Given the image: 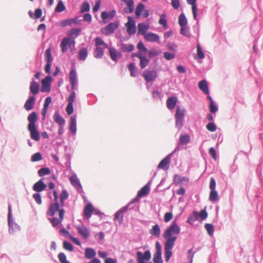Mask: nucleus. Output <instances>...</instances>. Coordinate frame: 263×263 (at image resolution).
<instances>
[{
    "label": "nucleus",
    "mask_w": 263,
    "mask_h": 263,
    "mask_svg": "<svg viewBox=\"0 0 263 263\" xmlns=\"http://www.w3.org/2000/svg\"><path fill=\"white\" fill-rule=\"evenodd\" d=\"M96 255L95 250L91 248H86L85 250V257L90 259L95 258Z\"/></svg>",
    "instance_id": "obj_35"
},
{
    "label": "nucleus",
    "mask_w": 263,
    "mask_h": 263,
    "mask_svg": "<svg viewBox=\"0 0 263 263\" xmlns=\"http://www.w3.org/2000/svg\"><path fill=\"white\" fill-rule=\"evenodd\" d=\"M69 81L71 88L72 90H74L75 86L78 83L77 71L74 67L71 69L69 72Z\"/></svg>",
    "instance_id": "obj_15"
},
{
    "label": "nucleus",
    "mask_w": 263,
    "mask_h": 263,
    "mask_svg": "<svg viewBox=\"0 0 263 263\" xmlns=\"http://www.w3.org/2000/svg\"><path fill=\"white\" fill-rule=\"evenodd\" d=\"M54 121L59 125H64L65 123V120L63 118L58 112L56 111L53 116Z\"/></svg>",
    "instance_id": "obj_32"
},
{
    "label": "nucleus",
    "mask_w": 263,
    "mask_h": 263,
    "mask_svg": "<svg viewBox=\"0 0 263 263\" xmlns=\"http://www.w3.org/2000/svg\"><path fill=\"white\" fill-rule=\"evenodd\" d=\"M63 247L64 249L72 252L74 250L73 245L67 240H64L63 243Z\"/></svg>",
    "instance_id": "obj_52"
},
{
    "label": "nucleus",
    "mask_w": 263,
    "mask_h": 263,
    "mask_svg": "<svg viewBox=\"0 0 263 263\" xmlns=\"http://www.w3.org/2000/svg\"><path fill=\"white\" fill-rule=\"evenodd\" d=\"M8 223L9 226V232L10 234H13L16 231L20 230V226L14 221L12 218V209L10 204L8 205Z\"/></svg>",
    "instance_id": "obj_4"
},
{
    "label": "nucleus",
    "mask_w": 263,
    "mask_h": 263,
    "mask_svg": "<svg viewBox=\"0 0 263 263\" xmlns=\"http://www.w3.org/2000/svg\"><path fill=\"white\" fill-rule=\"evenodd\" d=\"M95 44L96 46H103L104 48H107L108 47V46L107 44H106L104 41L100 37H96L95 39Z\"/></svg>",
    "instance_id": "obj_54"
},
{
    "label": "nucleus",
    "mask_w": 263,
    "mask_h": 263,
    "mask_svg": "<svg viewBox=\"0 0 263 263\" xmlns=\"http://www.w3.org/2000/svg\"><path fill=\"white\" fill-rule=\"evenodd\" d=\"M127 18L128 22L125 24V26L126 27L127 33L129 35H132L136 32V22L130 16H128Z\"/></svg>",
    "instance_id": "obj_10"
},
{
    "label": "nucleus",
    "mask_w": 263,
    "mask_h": 263,
    "mask_svg": "<svg viewBox=\"0 0 263 263\" xmlns=\"http://www.w3.org/2000/svg\"><path fill=\"white\" fill-rule=\"evenodd\" d=\"M45 60L46 63H52L53 57L52 55L51 50L50 48H48L45 51Z\"/></svg>",
    "instance_id": "obj_46"
},
{
    "label": "nucleus",
    "mask_w": 263,
    "mask_h": 263,
    "mask_svg": "<svg viewBox=\"0 0 263 263\" xmlns=\"http://www.w3.org/2000/svg\"><path fill=\"white\" fill-rule=\"evenodd\" d=\"M166 14L165 13H163L160 15V18L159 20V24L161 25L164 28H166L167 27V20L165 18Z\"/></svg>",
    "instance_id": "obj_51"
},
{
    "label": "nucleus",
    "mask_w": 263,
    "mask_h": 263,
    "mask_svg": "<svg viewBox=\"0 0 263 263\" xmlns=\"http://www.w3.org/2000/svg\"><path fill=\"white\" fill-rule=\"evenodd\" d=\"M126 5L127 7L124 8V9L127 10L129 9V12H133L134 11V2L133 0H127L126 2H124Z\"/></svg>",
    "instance_id": "obj_57"
},
{
    "label": "nucleus",
    "mask_w": 263,
    "mask_h": 263,
    "mask_svg": "<svg viewBox=\"0 0 263 263\" xmlns=\"http://www.w3.org/2000/svg\"><path fill=\"white\" fill-rule=\"evenodd\" d=\"M180 33L183 36L189 37L190 34L189 33V28L187 26H181Z\"/></svg>",
    "instance_id": "obj_63"
},
{
    "label": "nucleus",
    "mask_w": 263,
    "mask_h": 263,
    "mask_svg": "<svg viewBox=\"0 0 263 263\" xmlns=\"http://www.w3.org/2000/svg\"><path fill=\"white\" fill-rule=\"evenodd\" d=\"M174 247L164 245V257L166 262H168L172 256V250Z\"/></svg>",
    "instance_id": "obj_33"
},
{
    "label": "nucleus",
    "mask_w": 263,
    "mask_h": 263,
    "mask_svg": "<svg viewBox=\"0 0 263 263\" xmlns=\"http://www.w3.org/2000/svg\"><path fill=\"white\" fill-rule=\"evenodd\" d=\"M218 199V194L216 190H211L209 196V200L212 202H215Z\"/></svg>",
    "instance_id": "obj_45"
},
{
    "label": "nucleus",
    "mask_w": 263,
    "mask_h": 263,
    "mask_svg": "<svg viewBox=\"0 0 263 263\" xmlns=\"http://www.w3.org/2000/svg\"><path fill=\"white\" fill-rule=\"evenodd\" d=\"M209 110L212 114H215L218 110V107L215 102L209 104Z\"/></svg>",
    "instance_id": "obj_61"
},
{
    "label": "nucleus",
    "mask_w": 263,
    "mask_h": 263,
    "mask_svg": "<svg viewBox=\"0 0 263 263\" xmlns=\"http://www.w3.org/2000/svg\"><path fill=\"white\" fill-rule=\"evenodd\" d=\"M51 173L50 169L49 167H42L39 170L37 173L40 177L49 175Z\"/></svg>",
    "instance_id": "obj_47"
},
{
    "label": "nucleus",
    "mask_w": 263,
    "mask_h": 263,
    "mask_svg": "<svg viewBox=\"0 0 263 263\" xmlns=\"http://www.w3.org/2000/svg\"><path fill=\"white\" fill-rule=\"evenodd\" d=\"M88 55V50L86 48H82L78 52V59L80 61H85Z\"/></svg>",
    "instance_id": "obj_34"
},
{
    "label": "nucleus",
    "mask_w": 263,
    "mask_h": 263,
    "mask_svg": "<svg viewBox=\"0 0 263 263\" xmlns=\"http://www.w3.org/2000/svg\"><path fill=\"white\" fill-rule=\"evenodd\" d=\"M178 98L176 96H171L167 98L166 100V106L170 110H172L175 108L176 106Z\"/></svg>",
    "instance_id": "obj_25"
},
{
    "label": "nucleus",
    "mask_w": 263,
    "mask_h": 263,
    "mask_svg": "<svg viewBox=\"0 0 263 263\" xmlns=\"http://www.w3.org/2000/svg\"><path fill=\"white\" fill-rule=\"evenodd\" d=\"M198 87L204 93L205 95H209L210 91L208 84L207 81L205 79L202 80L198 83Z\"/></svg>",
    "instance_id": "obj_29"
},
{
    "label": "nucleus",
    "mask_w": 263,
    "mask_h": 263,
    "mask_svg": "<svg viewBox=\"0 0 263 263\" xmlns=\"http://www.w3.org/2000/svg\"><path fill=\"white\" fill-rule=\"evenodd\" d=\"M137 263H145L151 259L152 255L149 250H146L144 253L140 251L136 252Z\"/></svg>",
    "instance_id": "obj_9"
},
{
    "label": "nucleus",
    "mask_w": 263,
    "mask_h": 263,
    "mask_svg": "<svg viewBox=\"0 0 263 263\" xmlns=\"http://www.w3.org/2000/svg\"><path fill=\"white\" fill-rule=\"evenodd\" d=\"M144 8L145 5L143 3H140L138 4L135 10V15L137 18L140 17L141 13L144 11Z\"/></svg>",
    "instance_id": "obj_44"
},
{
    "label": "nucleus",
    "mask_w": 263,
    "mask_h": 263,
    "mask_svg": "<svg viewBox=\"0 0 263 263\" xmlns=\"http://www.w3.org/2000/svg\"><path fill=\"white\" fill-rule=\"evenodd\" d=\"M204 228L210 236H211L213 234L214 231V227L212 224L205 223L204 225Z\"/></svg>",
    "instance_id": "obj_53"
},
{
    "label": "nucleus",
    "mask_w": 263,
    "mask_h": 263,
    "mask_svg": "<svg viewBox=\"0 0 263 263\" xmlns=\"http://www.w3.org/2000/svg\"><path fill=\"white\" fill-rule=\"evenodd\" d=\"M81 32V28H72L68 33V37H71V39H74V40H75V39L80 34Z\"/></svg>",
    "instance_id": "obj_36"
},
{
    "label": "nucleus",
    "mask_w": 263,
    "mask_h": 263,
    "mask_svg": "<svg viewBox=\"0 0 263 263\" xmlns=\"http://www.w3.org/2000/svg\"><path fill=\"white\" fill-rule=\"evenodd\" d=\"M69 180L71 184L76 188L78 192L82 191L84 193L80 180L78 179L76 174L71 175L69 178Z\"/></svg>",
    "instance_id": "obj_16"
},
{
    "label": "nucleus",
    "mask_w": 263,
    "mask_h": 263,
    "mask_svg": "<svg viewBox=\"0 0 263 263\" xmlns=\"http://www.w3.org/2000/svg\"><path fill=\"white\" fill-rule=\"evenodd\" d=\"M206 128L209 131L214 132L217 129V126L214 122H210L206 125Z\"/></svg>",
    "instance_id": "obj_58"
},
{
    "label": "nucleus",
    "mask_w": 263,
    "mask_h": 263,
    "mask_svg": "<svg viewBox=\"0 0 263 263\" xmlns=\"http://www.w3.org/2000/svg\"><path fill=\"white\" fill-rule=\"evenodd\" d=\"M163 238L166 240L164 245L174 247L175 246V242L177 239V236L174 235H163Z\"/></svg>",
    "instance_id": "obj_24"
},
{
    "label": "nucleus",
    "mask_w": 263,
    "mask_h": 263,
    "mask_svg": "<svg viewBox=\"0 0 263 263\" xmlns=\"http://www.w3.org/2000/svg\"><path fill=\"white\" fill-rule=\"evenodd\" d=\"M35 101L36 98L35 96H30L26 101L24 107L27 111L32 110L33 108Z\"/></svg>",
    "instance_id": "obj_21"
},
{
    "label": "nucleus",
    "mask_w": 263,
    "mask_h": 263,
    "mask_svg": "<svg viewBox=\"0 0 263 263\" xmlns=\"http://www.w3.org/2000/svg\"><path fill=\"white\" fill-rule=\"evenodd\" d=\"M153 181V178H152L149 181H148L144 186L138 191V194L141 196V197L147 196L151 190V184Z\"/></svg>",
    "instance_id": "obj_19"
},
{
    "label": "nucleus",
    "mask_w": 263,
    "mask_h": 263,
    "mask_svg": "<svg viewBox=\"0 0 263 263\" xmlns=\"http://www.w3.org/2000/svg\"><path fill=\"white\" fill-rule=\"evenodd\" d=\"M149 28L148 25L144 24L143 23H140L138 25V35H143L145 36L147 34V31Z\"/></svg>",
    "instance_id": "obj_30"
},
{
    "label": "nucleus",
    "mask_w": 263,
    "mask_h": 263,
    "mask_svg": "<svg viewBox=\"0 0 263 263\" xmlns=\"http://www.w3.org/2000/svg\"><path fill=\"white\" fill-rule=\"evenodd\" d=\"M81 21V20H79L78 18L76 16L72 18H68L62 20L61 22V26L62 27H65L67 26H71L72 24L78 25L80 24Z\"/></svg>",
    "instance_id": "obj_22"
},
{
    "label": "nucleus",
    "mask_w": 263,
    "mask_h": 263,
    "mask_svg": "<svg viewBox=\"0 0 263 263\" xmlns=\"http://www.w3.org/2000/svg\"><path fill=\"white\" fill-rule=\"evenodd\" d=\"M186 1L188 4L192 5L193 18L195 20H197L198 15L197 0H186Z\"/></svg>",
    "instance_id": "obj_31"
},
{
    "label": "nucleus",
    "mask_w": 263,
    "mask_h": 263,
    "mask_svg": "<svg viewBox=\"0 0 263 263\" xmlns=\"http://www.w3.org/2000/svg\"><path fill=\"white\" fill-rule=\"evenodd\" d=\"M121 49L123 51L131 52L134 49V46L133 44H122Z\"/></svg>",
    "instance_id": "obj_50"
},
{
    "label": "nucleus",
    "mask_w": 263,
    "mask_h": 263,
    "mask_svg": "<svg viewBox=\"0 0 263 263\" xmlns=\"http://www.w3.org/2000/svg\"><path fill=\"white\" fill-rule=\"evenodd\" d=\"M145 41L152 42H158L160 39L159 36L156 33L149 32L145 34L144 36Z\"/></svg>",
    "instance_id": "obj_27"
},
{
    "label": "nucleus",
    "mask_w": 263,
    "mask_h": 263,
    "mask_svg": "<svg viewBox=\"0 0 263 263\" xmlns=\"http://www.w3.org/2000/svg\"><path fill=\"white\" fill-rule=\"evenodd\" d=\"M109 52L111 59L115 62L117 61L118 58L122 56L121 52L117 51L114 47H110L109 49Z\"/></svg>",
    "instance_id": "obj_28"
},
{
    "label": "nucleus",
    "mask_w": 263,
    "mask_h": 263,
    "mask_svg": "<svg viewBox=\"0 0 263 263\" xmlns=\"http://www.w3.org/2000/svg\"><path fill=\"white\" fill-rule=\"evenodd\" d=\"M61 43L69 48L72 45H73V46L74 45L75 40H74V39H71V37H66L62 40Z\"/></svg>",
    "instance_id": "obj_39"
},
{
    "label": "nucleus",
    "mask_w": 263,
    "mask_h": 263,
    "mask_svg": "<svg viewBox=\"0 0 263 263\" xmlns=\"http://www.w3.org/2000/svg\"><path fill=\"white\" fill-rule=\"evenodd\" d=\"M140 198H141V196L137 193V196L127 204L121 208L115 213L114 220H118L119 224H122L123 221L124 213L126 212L128 209H133L134 206H132L131 205L135 203L139 202Z\"/></svg>",
    "instance_id": "obj_2"
},
{
    "label": "nucleus",
    "mask_w": 263,
    "mask_h": 263,
    "mask_svg": "<svg viewBox=\"0 0 263 263\" xmlns=\"http://www.w3.org/2000/svg\"><path fill=\"white\" fill-rule=\"evenodd\" d=\"M58 4L54 9V12L57 13L62 12L66 10V7L62 0H57Z\"/></svg>",
    "instance_id": "obj_41"
},
{
    "label": "nucleus",
    "mask_w": 263,
    "mask_h": 263,
    "mask_svg": "<svg viewBox=\"0 0 263 263\" xmlns=\"http://www.w3.org/2000/svg\"><path fill=\"white\" fill-rule=\"evenodd\" d=\"M208 216V214L205 208L201 210L200 212L194 210L193 211L192 214L188 217L186 222L190 225H192L195 221L199 219H200L201 220H205Z\"/></svg>",
    "instance_id": "obj_3"
},
{
    "label": "nucleus",
    "mask_w": 263,
    "mask_h": 263,
    "mask_svg": "<svg viewBox=\"0 0 263 263\" xmlns=\"http://www.w3.org/2000/svg\"><path fill=\"white\" fill-rule=\"evenodd\" d=\"M57 212H58L59 213V218L54 217V216H52V218H48V220L51 222L53 227H55L59 224L61 223L64 219V214L65 212V210L62 208L60 209L59 210H58Z\"/></svg>",
    "instance_id": "obj_11"
},
{
    "label": "nucleus",
    "mask_w": 263,
    "mask_h": 263,
    "mask_svg": "<svg viewBox=\"0 0 263 263\" xmlns=\"http://www.w3.org/2000/svg\"><path fill=\"white\" fill-rule=\"evenodd\" d=\"M139 59L140 60L139 65L142 69L145 68L150 62L149 59L147 58L146 55L144 54H142Z\"/></svg>",
    "instance_id": "obj_37"
},
{
    "label": "nucleus",
    "mask_w": 263,
    "mask_h": 263,
    "mask_svg": "<svg viewBox=\"0 0 263 263\" xmlns=\"http://www.w3.org/2000/svg\"><path fill=\"white\" fill-rule=\"evenodd\" d=\"M197 57L200 59H203L205 57V54L202 50V49L199 44L197 45Z\"/></svg>",
    "instance_id": "obj_56"
},
{
    "label": "nucleus",
    "mask_w": 263,
    "mask_h": 263,
    "mask_svg": "<svg viewBox=\"0 0 263 263\" xmlns=\"http://www.w3.org/2000/svg\"><path fill=\"white\" fill-rule=\"evenodd\" d=\"M53 194L54 196V202L50 204L49 208L46 212V215L48 216H54L55 213L60 209V204L57 200L59 197L58 192L54 190L53 192Z\"/></svg>",
    "instance_id": "obj_5"
},
{
    "label": "nucleus",
    "mask_w": 263,
    "mask_h": 263,
    "mask_svg": "<svg viewBox=\"0 0 263 263\" xmlns=\"http://www.w3.org/2000/svg\"><path fill=\"white\" fill-rule=\"evenodd\" d=\"M156 252L153 256L154 263H163L162 259V247L160 243L157 241L156 242Z\"/></svg>",
    "instance_id": "obj_13"
},
{
    "label": "nucleus",
    "mask_w": 263,
    "mask_h": 263,
    "mask_svg": "<svg viewBox=\"0 0 263 263\" xmlns=\"http://www.w3.org/2000/svg\"><path fill=\"white\" fill-rule=\"evenodd\" d=\"M180 227L177 224L176 220H174L165 230L163 235H178L180 233Z\"/></svg>",
    "instance_id": "obj_8"
},
{
    "label": "nucleus",
    "mask_w": 263,
    "mask_h": 263,
    "mask_svg": "<svg viewBox=\"0 0 263 263\" xmlns=\"http://www.w3.org/2000/svg\"><path fill=\"white\" fill-rule=\"evenodd\" d=\"M146 82L154 81L158 77V73L156 70H145L142 74Z\"/></svg>",
    "instance_id": "obj_12"
},
{
    "label": "nucleus",
    "mask_w": 263,
    "mask_h": 263,
    "mask_svg": "<svg viewBox=\"0 0 263 263\" xmlns=\"http://www.w3.org/2000/svg\"><path fill=\"white\" fill-rule=\"evenodd\" d=\"M94 208L92 204L89 202L87 203L86 206H85L83 211L84 216L86 219H89L91 217L92 214L93 213Z\"/></svg>",
    "instance_id": "obj_26"
},
{
    "label": "nucleus",
    "mask_w": 263,
    "mask_h": 263,
    "mask_svg": "<svg viewBox=\"0 0 263 263\" xmlns=\"http://www.w3.org/2000/svg\"><path fill=\"white\" fill-rule=\"evenodd\" d=\"M78 234L85 239H88L90 236V232L88 228L83 225L82 227L78 226L77 228Z\"/></svg>",
    "instance_id": "obj_20"
},
{
    "label": "nucleus",
    "mask_w": 263,
    "mask_h": 263,
    "mask_svg": "<svg viewBox=\"0 0 263 263\" xmlns=\"http://www.w3.org/2000/svg\"><path fill=\"white\" fill-rule=\"evenodd\" d=\"M137 48L139 52L146 53L148 51L147 48L144 46L143 43L140 41L137 44Z\"/></svg>",
    "instance_id": "obj_55"
},
{
    "label": "nucleus",
    "mask_w": 263,
    "mask_h": 263,
    "mask_svg": "<svg viewBox=\"0 0 263 263\" xmlns=\"http://www.w3.org/2000/svg\"><path fill=\"white\" fill-rule=\"evenodd\" d=\"M44 178H42L34 184L32 187L33 191L40 193L46 189L47 185L44 182Z\"/></svg>",
    "instance_id": "obj_18"
},
{
    "label": "nucleus",
    "mask_w": 263,
    "mask_h": 263,
    "mask_svg": "<svg viewBox=\"0 0 263 263\" xmlns=\"http://www.w3.org/2000/svg\"><path fill=\"white\" fill-rule=\"evenodd\" d=\"M178 23L180 27L187 26V20L184 13H181L178 18Z\"/></svg>",
    "instance_id": "obj_43"
},
{
    "label": "nucleus",
    "mask_w": 263,
    "mask_h": 263,
    "mask_svg": "<svg viewBox=\"0 0 263 263\" xmlns=\"http://www.w3.org/2000/svg\"><path fill=\"white\" fill-rule=\"evenodd\" d=\"M69 129L73 134H76L77 133V115L76 114L70 117Z\"/></svg>",
    "instance_id": "obj_23"
},
{
    "label": "nucleus",
    "mask_w": 263,
    "mask_h": 263,
    "mask_svg": "<svg viewBox=\"0 0 263 263\" xmlns=\"http://www.w3.org/2000/svg\"><path fill=\"white\" fill-rule=\"evenodd\" d=\"M119 22L118 21L114 23H109L105 27L101 29V32L105 35L113 33L115 30L119 26Z\"/></svg>",
    "instance_id": "obj_14"
},
{
    "label": "nucleus",
    "mask_w": 263,
    "mask_h": 263,
    "mask_svg": "<svg viewBox=\"0 0 263 263\" xmlns=\"http://www.w3.org/2000/svg\"><path fill=\"white\" fill-rule=\"evenodd\" d=\"M90 10V5L88 2H84L82 4L80 8L81 13L88 12Z\"/></svg>",
    "instance_id": "obj_60"
},
{
    "label": "nucleus",
    "mask_w": 263,
    "mask_h": 263,
    "mask_svg": "<svg viewBox=\"0 0 263 263\" xmlns=\"http://www.w3.org/2000/svg\"><path fill=\"white\" fill-rule=\"evenodd\" d=\"M30 94L35 96L40 92V84L36 82L33 78H32L29 86Z\"/></svg>",
    "instance_id": "obj_17"
},
{
    "label": "nucleus",
    "mask_w": 263,
    "mask_h": 263,
    "mask_svg": "<svg viewBox=\"0 0 263 263\" xmlns=\"http://www.w3.org/2000/svg\"><path fill=\"white\" fill-rule=\"evenodd\" d=\"M161 233V230L158 224H156L153 226L152 228L149 230V233L155 237H159Z\"/></svg>",
    "instance_id": "obj_38"
},
{
    "label": "nucleus",
    "mask_w": 263,
    "mask_h": 263,
    "mask_svg": "<svg viewBox=\"0 0 263 263\" xmlns=\"http://www.w3.org/2000/svg\"><path fill=\"white\" fill-rule=\"evenodd\" d=\"M42 154L40 152H37L32 155L31 161L32 162H37L42 159Z\"/></svg>",
    "instance_id": "obj_59"
},
{
    "label": "nucleus",
    "mask_w": 263,
    "mask_h": 263,
    "mask_svg": "<svg viewBox=\"0 0 263 263\" xmlns=\"http://www.w3.org/2000/svg\"><path fill=\"white\" fill-rule=\"evenodd\" d=\"M191 137L189 134L180 135L179 143L181 145H185L190 141Z\"/></svg>",
    "instance_id": "obj_40"
},
{
    "label": "nucleus",
    "mask_w": 263,
    "mask_h": 263,
    "mask_svg": "<svg viewBox=\"0 0 263 263\" xmlns=\"http://www.w3.org/2000/svg\"><path fill=\"white\" fill-rule=\"evenodd\" d=\"M184 118V110H181L180 106H178L176 108V112L175 115V118L182 119Z\"/></svg>",
    "instance_id": "obj_48"
},
{
    "label": "nucleus",
    "mask_w": 263,
    "mask_h": 263,
    "mask_svg": "<svg viewBox=\"0 0 263 263\" xmlns=\"http://www.w3.org/2000/svg\"><path fill=\"white\" fill-rule=\"evenodd\" d=\"M175 151H174L172 153H170L162 160L160 161L157 166L158 170L162 169L164 171L168 170L171 163V160L175 153Z\"/></svg>",
    "instance_id": "obj_6"
},
{
    "label": "nucleus",
    "mask_w": 263,
    "mask_h": 263,
    "mask_svg": "<svg viewBox=\"0 0 263 263\" xmlns=\"http://www.w3.org/2000/svg\"><path fill=\"white\" fill-rule=\"evenodd\" d=\"M103 53L104 49L102 47H97L95 50L94 57L97 59L101 58Z\"/></svg>",
    "instance_id": "obj_49"
},
{
    "label": "nucleus",
    "mask_w": 263,
    "mask_h": 263,
    "mask_svg": "<svg viewBox=\"0 0 263 263\" xmlns=\"http://www.w3.org/2000/svg\"><path fill=\"white\" fill-rule=\"evenodd\" d=\"M37 120L38 115L35 111H32L27 117L28 121L27 130L30 133V138L35 141H39L41 139V135L38 130V125L37 124Z\"/></svg>",
    "instance_id": "obj_1"
},
{
    "label": "nucleus",
    "mask_w": 263,
    "mask_h": 263,
    "mask_svg": "<svg viewBox=\"0 0 263 263\" xmlns=\"http://www.w3.org/2000/svg\"><path fill=\"white\" fill-rule=\"evenodd\" d=\"M184 123V119L175 118V127L178 128V130L181 129Z\"/></svg>",
    "instance_id": "obj_64"
},
{
    "label": "nucleus",
    "mask_w": 263,
    "mask_h": 263,
    "mask_svg": "<svg viewBox=\"0 0 263 263\" xmlns=\"http://www.w3.org/2000/svg\"><path fill=\"white\" fill-rule=\"evenodd\" d=\"M52 78L50 75H48L41 81V89L42 92H49L51 90V84Z\"/></svg>",
    "instance_id": "obj_7"
},
{
    "label": "nucleus",
    "mask_w": 263,
    "mask_h": 263,
    "mask_svg": "<svg viewBox=\"0 0 263 263\" xmlns=\"http://www.w3.org/2000/svg\"><path fill=\"white\" fill-rule=\"evenodd\" d=\"M127 68L130 71V76L132 77H136L137 76L136 72L138 71V68L136 67L134 63H129Z\"/></svg>",
    "instance_id": "obj_42"
},
{
    "label": "nucleus",
    "mask_w": 263,
    "mask_h": 263,
    "mask_svg": "<svg viewBox=\"0 0 263 263\" xmlns=\"http://www.w3.org/2000/svg\"><path fill=\"white\" fill-rule=\"evenodd\" d=\"M152 96L154 99H161L163 97L161 92L159 91L157 88L153 90Z\"/></svg>",
    "instance_id": "obj_62"
}]
</instances>
